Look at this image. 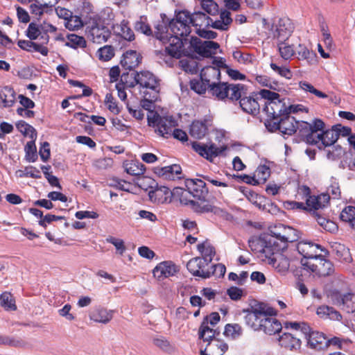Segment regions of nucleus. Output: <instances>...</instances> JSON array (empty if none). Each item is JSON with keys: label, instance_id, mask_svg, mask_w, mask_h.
<instances>
[{"label": "nucleus", "instance_id": "52", "mask_svg": "<svg viewBox=\"0 0 355 355\" xmlns=\"http://www.w3.org/2000/svg\"><path fill=\"white\" fill-rule=\"evenodd\" d=\"M96 55L100 60L107 62L114 57V51L111 46L106 45L98 50Z\"/></svg>", "mask_w": 355, "mask_h": 355}, {"label": "nucleus", "instance_id": "24", "mask_svg": "<svg viewBox=\"0 0 355 355\" xmlns=\"http://www.w3.org/2000/svg\"><path fill=\"white\" fill-rule=\"evenodd\" d=\"M308 345L317 350L324 349L328 347V340L325 335L319 331H311L310 330L307 335H305Z\"/></svg>", "mask_w": 355, "mask_h": 355}, {"label": "nucleus", "instance_id": "16", "mask_svg": "<svg viewBox=\"0 0 355 355\" xmlns=\"http://www.w3.org/2000/svg\"><path fill=\"white\" fill-rule=\"evenodd\" d=\"M274 37L278 40H287L294 31V24L286 17L279 18L273 25Z\"/></svg>", "mask_w": 355, "mask_h": 355}, {"label": "nucleus", "instance_id": "32", "mask_svg": "<svg viewBox=\"0 0 355 355\" xmlns=\"http://www.w3.org/2000/svg\"><path fill=\"white\" fill-rule=\"evenodd\" d=\"M113 31L115 34L121 36L125 40L132 41L135 40L133 31L130 28L128 22L123 20L120 24L113 26Z\"/></svg>", "mask_w": 355, "mask_h": 355}, {"label": "nucleus", "instance_id": "19", "mask_svg": "<svg viewBox=\"0 0 355 355\" xmlns=\"http://www.w3.org/2000/svg\"><path fill=\"white\" fill-rule=\"evenodd\" d=\"M178 272V267L168 261L159 263L153 270L154 277L159 281L174 276Z\"/></svg>", "mask_w": 355, "mask_h": 355}, {"label": "nucleus", "instance_id": "34", "mask_svg": "<svg viewBox=\"0 0 355 355\" xmlns=\"http://www.w3.org/2000/svg\"><path fill=\"white\" fill-rule=\"evenodd\" d=\"M182 172L181 166L178 164H173L157 168L156 173L166 180H173L176 176Z\"/></svg>", "mask_w": 355, "mask_h": 355}, {"label": "nucleus", "instance_id": "35", "mask_svg": "<svg viewBox=\"0 0 355 355\" xmlns=\"http://www.w3.org/2000/svg\"><path fill=\"white\" fill-rule=\"evenodd\" d=\"M15 99L16 94L12 87L6 86L0 90V101L3 107H12L15 103Z\"/></svg>", "mask_w": 355, "mask_h": 355}, {"label": "nucleus", "instance_id": "42", "mask_svg": "<svg viewBox=\"0 0 355 355\" xmlns=\"http://www.w3.org/2000/svg\"><path fill=\"white\" fill-rule=\"evenodd\" d=\"M43 35V30L41 24L31 22L29 24L26 31V35L31 40H35L42 39Z\"/></svg>", "mask_w": 355, "mask_h": 355}, {"label": "nucleus", "instance_id": "54", "mask_svg": "<svg viewBox=\"0 0 355 355\" xmlns=\"http://www.w3.org/2000/svg\"><path fill=\"white\" fill-rule=\"evenodd\" d=\"M179 64L184 71L191 74L196 73L198 71L197 62L193 59H182Z\"/></svg>", "mask_w": 355, "mask_h": 355}, {"label": "nucleus", "instance_id": "27", "mask_svg": "<svg viewBox=\"0 0 355 355\" xmlns=\"http://www.w3.org/2000/svg\"><path fill=\"white\" fill-rule=\"evenodd\" d=\"M188 191L195 198H200L207 193L206 183L200 179H190L186 182Z\"/></svg>", "mask_w": 355, "mask_h": 355}, {"label": "nucleus", "instance_id": "63", "mask_svg": "<svg viewBox=\"0 0 355 355\" xmlns=\"http://www.w3.org/2000/svg\"><path fill=\"white\" fill-rule=\"evenodd\" d=\"M25 151L26 154L27 159L29 162H35L37 155H36V146L35 144L34 140L31 139V141H28L25 146Z\"/></svg>", "mask_w": 355, "mask_h": 355}, {"label": "nucleus", "instance_id": "28", "mask_svg": "<svg viewBox=\"0 0 355 355\" xmlns=\"http://www.w3.org/2000/svg\"><path fill=\"white\" fill-rule=\"evenodd\" d=\"M329 201V196L327 194L319 196H309L306 200V210H318L325 207Z\"/></svg>", "mask_w": 355, "mask_h": 355}, {"label": "nucleus", "instance_id": "1", "mask_svg": "<svg viewBox=\"0 0 355 355\" xmlns=\"http://www.w3.org/2000/svg\"><path fill=\"white\" fill-rule=\"evenodd\" d=\"M245 322L248 326L255 331L262 330L268 335L279 333L282 329V324L275 318L272 317L273 309L263 304H257L245 311Z\"/></svg>", "mask_w": 355, "mask_h": 355}, {"label": "nucleus", "instance_id": "30", "mask_svg": "<svg viewBox=\"0 0 355 355\" xmlns=\"http://www.w3.org/2000/svg\"><path fill=\"white\" fill-rule=\"evenodd\" d=\"M141 60V57L137 51L130 50L123 54L121 64L125 69L132 70L139 64Z\"/></svg>", "mask_w": 355, "mask_h": 355}, {"label": "nucleus", "instance_id": "7", "mask_svg": "<svg viewBox=\"0 0 355 355\" xmlns=\"http://www.w3.org/2000/svg\"><path fill=\"white\" fill-rule=\"evenodd\" d=\"M301 263L305 270L319 277L331 276L335 273L334 264L321 254L312 260L301 261Z\"/></svg>", "mask_w": 355, "mask_h": 355}, {"label": "nucleus", "instance_id": "62", "mask_svg": "<svg viewBox=\"0 0 355 355\" xmlns=\"http://www.w3.org/2000/svg\"><path fill=\"white\" fill-rule=\"evenodd\" d=\"M340 193L338 183L336 180L332 179L331 184L328 187L327 193L326 194L329 195V198L338 199L340 197Z\"/></svg>", "mask_w": 355, "mask_h": 355}, {"label": "nucleus", "instance_id": "56", "mask_svg": "<svg viewBox=\"0 0 355 355\" xmlns=\"http://www.w3.org/2000/svg\"><path fill=\"white\" fill-rule=\"evenodd\" d=\"M67 45L73 49L83 48L86 45L84 37L75 34L68 35Z\"/></svg>", "mask_w": 355, "mask_h": 355}, {"label": "nucleus", "instance_id": "48", "mask_svg": "<svg viewBox=\"0 0 355 355\" xmlns=\"http://www.w3.org/2000/svg\"><path fill=\"white\" fill-rule=\"evenodd\" d=\"M255 80L257 83L263 87H269L273 90H279L281 85L275 80H272L270 78L265 75L257 76Z\"/></svg>", "mask_w": 355, "mask_h": 355}, {"label": "nucleus", "instance_id": "41", "mask_svg": "<svg viewBox=\"0 0 355 355\" xmlns=\"http://www.w3.org/2000/svg\"><path fill=\"white\" fill-rule=\"evenodd\" d=\"M199 338L204 341L209 342L216 335V330L207 325V321H202L198 331Z\"/></svg>", "mask_w": 355, "mask_h": 355}, {"label": "nucleus", "instance_id": "61", "mask_svg": "<svg viewBox=\"0 0 355 355\" xmlns=\"http://www.w3.org/2000/svg\"><path fill=\"white\" fill-rule=\"evenodd\" d=\"M105 104L107 109L114 114H118L120 112V109L111 94H107L105 98Z\"/></svg>", "mask_w": 355, "mask_h": 355}, {"label": "nucleus", "instance_id": "57", "mask_svg": "<svg viewBox=\"0 0 355 355\" xmlns=\"http://www.w3.org/2000/svg\"><path fill=\"white\" fill-rule=\"evenodd\" d=\"M299 85H300V87L304 92L313 94L319 98H327V95L326 94L316 89L311 84H310L306 81L300 82Z\"/></svg>", "mask_w": 355, "mask_h": 355}, {"label": "nucleus", "instance_id": "31", "mask_svg": "<svg viewBox=\"0 0 355 355\" xmlns=\"http://www.w3.org/2000/svg\"><path fill=\"white\" fill-rule=\"evenodd\" d=\"M152 201L157 203H165L170 201L171 192L166 187H159L149 193Z\"/></svg>", "mask_w": 355, "mask_h": 355}, {"label": "nucleus", "instance_id": "49", "mask_svg": "<svg viewBox=\"0 0 355 355\" xmlns=\"http://www.w3.org/2000/svg\"><path fill=\"white\" fill-rule=\"evenodd\" d=\"M332 248L338 259L346 262L351 260L349 251L345 245L340 243H335L332 245Z\"/></svg>", "mask_w": 355, "mask_h": 355}, {"label": "nucleus", "instance_id": "64", "mask_svg": "<svg viewBox=\"0 0 355 355\" xmlns=\"http://www.w3.org/2000/svg\"><path fill=\"white\" fill-rule=\"evenodd\" d=\"M71 304H66L62 308L58 309V313L60 317L71 322L76 319V316L71 312Z\"/></svg>", "mask_w": 355, "mask_h": 355}, {"label": "nucleus", "instance_id": "38", "mask_svg": "<svg viewBox=\"0 0 355 355\" xmlns=\"http://www.w3.org/2000/svg\"><path fill=\"white\" fill-rule=\"evenodd\" d=\"M159 92H157V95L154 98L153 97V92H146L143 91L142 93L144 94V99L140 102V107L141 109H144L149 112L148 114L151 112H155L153 111L154 109V102L157 101L159 96Z\"/></svg>", "mask_w": 355, "mask_h": 355}, {"label": "nucleus", "instance_id": "17", "mask_svg": "<svg viewBox=\"0 0 355 355\" xmlns=\"http://www.w3.org/2000/svg\"><path fill=\"white\" fill-rule=\"evenodd\" d=\"M192 147L200 156L211 162L214 158L220 155L226 149V147L223 146L218 147L214 144L207 146L198 142H193L192 144Z\"/></svg>", "mask_w": 355, "mask_h": 355}, {"label": "nucleus", "instance_id": "60", "mask_svg": "<svg viewBox=\"0 0 355 355\" xmlns=\"http://www.w3.org/2000/svg\"><path fill=\"white\" fill-rule=\"evenodd\" d=\"M64 26L69 30L74 31L81 28L83 24L80 17L71 15V17L65 21Z\"/></svg>", "mask_w": 355, "mask_h": 355}, {"label": "nucleus", "instance_id": "14", "mask_svg": "<svg viewBox=\"0 0 355 355\" xmlns=\"http://www.w3.org/2000/svg\"><path fill=\"white\" fill-rule=\"evenodd\" d=\"M135 79L144 91L153 92V97H155L157 92H159V83L157 78L150 71L137 73Z\"/></svg>", "mask_w": 355, "mask_h": 355}, {"label": "nucleus", "instance_id": "10", "mask_svg": "<svg viewBox=\"0 0 355 355\" xmlns=\"http://www.w3.org/2000/svg\"><path fill=\"white\" fill-rule=\"evenodd\" d=\"M191 24L196 27V33L204 38L214 39L216 37V33L206 30V28L211 26L213 20L206 14L202 12H189Z\"/></svg>", "mask_w": 355, "mask_h": 355}, {"label": "nucleus", "instance_id": "53", "mask_svg": "<svg viewBox=\"0 0 355 355\" xmlns=\"http://www.w3.org/2000/svg\"><path fill=\"white\" fill-rule=\"evenodd\" d=\"M270 66L273 71L281 77H283L287 80H291L292 78L293 73L289 67L286 66H279L274 62H271Z\"/></svg>", "mask_w": 355, "mask_h": 355}, {"label": "nucleus", "instance_id": "44", "mask_svg": "<svg viewBox=\"0 0 355 355\" xmlns=\"http://www.w3.org/2000/svg\"><path fill=\"white\" fill-rule=\"evenodd\" d=\"M278 51L280 56L286 60L295 54L293 46L286 42V40H279Z\"/></svg>", "mask_w": 355, "mask_h": 355}, {"label": "nucleus", "instance_id": "4", "mask_svg": "<svg viewBox=\"0 0 355 355\" xmlns=\"http://www.w3.org/2000/svg\"><path fill=\"white\" fill-rule=\"evenodd\" d=\"M155 35L165 46L164 52L171 58H180L182 53L181 38L173 37L166 25L162 22L155 26Z\"/></svg>", "mask_w": 355, "mask_h": 355}, {"label": "nucleus", "instance_id": "58", "mask_svg": "<svg viewBox=\"0 0 355 355\" xmlns=\"http://www.w3.org/2000/svg\"><path fill=\"white\" fill-rule=\"evenodd\" d=\"M135 28L137 31L141 32L146 35H150L152 34V31L146 21V18L144 17H141L139 19L136 21Z\"/></svg>", "mask_w": 355, "mask_h": 355}, {"label": "nucleus", "instance_id": "6", "mask_svg": "<svg viewBox=\"0 0 355 355\" xmlns=\"http://www.w3.org/2000/svg\"><path fill=\"white\" fill-rule=\"evenodd\" d=\"M148 124L153 127L159 136L168 138L172 136L173 129L177 125L172 116H161L157 112H151L147 116Z\"/></svg>", "mask_w": 355, "mask_h": 355}, {"label": "nucleus", "instance_id": "22", "mask_svg": "<svg viewBox=\"0 0 355 355\" xmlns=\"http://www.w3.org/2000/svg\"><path fill=\"white\" fill-rule=\"evenodd\" d=\"M193 209L197 213H209L211 212L216 215H222L224 211L213 203L206 200L198 198L197 200H191Z\"/></svg>", "mask_w": 355, "mask_h": 355}, {"label": "nucleus", "instance_id": "29", "mask_svg": "<svg viewBox=\"0 0 355 355\" xmlns=\"http://www.w3.org/2000/svg\"><path fill=\"white\" fill-rule=\"evenodd\" d=\"M240 106L242 110L248 114L255 115L259 113L260 110V103L259 102L258 98L253 96H242L239 98Z\"/></svg>", "mask_w": 355, "mask_h": 355}, {"label": "nucleus", "instance_id": "36", "mask_svg": "<svg viewBox=\"0 0 355 355\" xmlns=\"http://www.w3.org/2000/svg\"><path fill=\"white\" fill-rule=\"evenodd\" d=\"M198 250L202 256V259L209 265L216 254L214 248L209 242L205 241L198 245Z\"/></svg>", "mask_w": 355, "mask_h": 355}, {"label": "nucleus", "instance_id": "51", "mask_svg": "<svg viewBox=\"0 0 355 355\" xmlns=\"http://www.w3.org/2000/svg\"><path fill=\"white\" fill-rule=\"evenodd\" d=\"M125 171L132 175H140L144 173L146 168L144 165L139 162H130L125 165Z\"/></svg>", "mask_w": 355, "mask_h": 355}, {"label": "nucleus", "instance_id": "43", "mask_svg": "<svg viewBox=\"0 0 355 355\" xmlns=\"http://www.w3.org/2000/svg\"><path fill=\"white\" fill-rule=\"evenodd\" d=\"M311 134L307 138V143L309 144L314 142V139L317 138L316 135H319L324 130V123L322 120L317 119L311 123Z\"/></svg>", "mask_w": 355, "mask_h": 355}, {"label": "nucleus", "instance_id": "15", "mask_svg": "<svg viewBox=\"0 0 355 355\" xmlns=\"http://www.w3.org/2000/svg\"><path fill=\"white\" fill-rule=\"evenodd\" d=\"M194 51L200 55L209 58L217 53L219 44L213 41H201L197 37H192L191 42Z\"/></svg>", "mask_w": 355, "mask_h": 355}, {"label": "nucleus", "instance_id": "59", "mask_svg": "<svg viewBox=\"0 0 355 355\" xmlns=\"http://www.w3.org/2000/svg\"><path fill=\"white\" fill-rule=\"evenodd\" d=\"M106 241L112 244L115 247L116 252L120 255H123L126 250L125 243L121 239L116 238L114 236H109L106 239Z\"/></svg>", "mask_w": 355, "mask_h": 355}, {"label": "nucleus", "instance_id": "55", "mask_svg": "<svg viewBox=\"0 0 355 355\" xmlns=\"http://www.w3.org/2000/svg\"><path fill=\"white\" fill-rule=\"evenodd\" d=\"M190 87L192 90L198 94H203L205 93L209 85L205 80L200 79H194L190 81Z\"/></svg>", "mask_w": 355, "mask_h": 355}, {"label": "nucleus", "instance_id": "5", "mask_svg": "<svg viewBox=\"0 0 355 355\" xmlns=\"http://www.w3.org/2000/svg\"><path fill=\"white\" fill-rule=\"evenodd\" d=\"M209 89L211 94L220 100L228 98L237 101L246 93L245 86L242 84L214 83Z\"/></svg>", "mask_w": 355, "mask_h": 355}, {"label": "nucleus", "instance_id": "45", "mask_svg": "<svg viewBox=\"0 0 355 355\" xmlns=\"http://www.w3.org/2000/svg\"><path fill=\"white\" fill-rule=\"evenodd\" d=\"M340 219L355 229V207L347 206L344 208L340 214Z\"/></svg>", "mask_w": 355, "mask_h": 355}, {"label": "nucleus", "instance_id": "9", "mask_svg": "<svg viewBox=\"0 0 355 355\" xmlns=\"http://www.w3.org/2000/svg\"><path fill=\"white\" fill-rule=\"evenodd\" d=\"M167 28L168 30L170 29V33L173 37L180 38L189 35L191 31L189 12L187 10L178 12L175 15V18L170 22Z\"/></svg>", "mask_w": 355, "mask_h": 355}, {"label": "nucleus", "instance_id": "39", "mask_svg": "<svg viewBox=\"0 0 355 355\" xmlns=\"http://www.w3.org/2000/svg\"><path fill=\"white\" fill-rule=\"evenodd\" d=\"M283 326L286 329L300 331L304 335H307L310 331V327L304 322L286 321Z\"/></svg>", "mask_w": 355, "mask_h": 355}, {"label": "nucleus", "instance_id": "2", "mask_svg": "<svg viewBox=\"0 0 355 355\" xmlns=\"http://www.w3.org/2000/svg\"><path fill=\"white\" fill-rule=\"evenodd\" d=\"M269 235L265 239L263 251L270 253L271 250L288 248V243H293L299 238L298 232L294 228L282 223L271 225L268 228Z\"/></svg>", "mask_w": 355, "mask_h": 355}, {"label": "nucleus", "instance_id": "3", "mask_svg": "<svg viewBox=\"0 0 355 355\" xmlns=\"http://www.w3.org/2000/svg\"><path fill=\"white\" fill-rule=\"evenodd\" d=\"M259 95L264 100L263 111L271 121H275L286 114V104L279 98V94L268 89H261Z\"/></svg>", "mask_w": 355, "mask_h": 355}, {"label": "nucleus", "instance_id": "21", "mask_svg": "<svg viewBox=\"0 0 355 355\" xmlns=\"http://www.w3.org/2000/svg\"><path fill=\"white\" fill-rule=\"evenodd\" d=\"M214 64L215 66L205 67L200 73L201 79L207 83L209 87L211 85L216 83L215 80H219L220 71L218 68L224 65V62L221 60H214Z\"/></svg>", "mask_w": 355, "mask_h": 355}, {"label": "nucleus", "instance_id": "20", "mask_svg": "<svg viewBox=\"0 0 355 355\" xmlns=\"http://www.w3.org/2000/svg\"><path fill=\"white\" fill-rule=\"evenodd\" d=\"M208 264L201 257H196L189 260L187 264V269L194 276L203 279L210 277L211 272L205 269Z\"/></svg>", "mask_w": 355, "mask_h": 355}, {"label": "nucleus", "instance_id": "50", "mask_svg": "<svg viewBox=\"0 0 355 355\" xmlns=\"http://www.w3.org/2000/svg\"><path fill=\"white\" fill-rule=\"evenodd\" d=\"M0 304L6 310H16L17 306L10 293L4 292L0 295Z\"/></svg>", "mask_w": 355, "mask_h": 355}, {"label": "nucleus", "instance_id": "13", "mask_svg": "<svg viewBox=\"0 0 355 355\" xmlns=\"http://www.w3.org/2000/svg\"><path fill=\"white\" fill-rule=\"evenodd\" d=\"M268 126H272L270 130H279L282 134L291 135L297 128V121L293 116L285 114L275 121L269 122Z\"/></svg>", "mask_w": 355, "mask_h": 355}, {"label": "nucleus", "instance_id": "12", "mask_svg": "<svg viewBox=\"0 0 355 355\" xmlns=\"http://www.w3.org/2000/svg\"><path fill=\"white\" fill-rule=\"evenodd\" d=\"M87 36L94 43L107 42L110 37V31L101 21L93 20L87 26Z\"/></svg>", "mask_w": 355, "mask_h": 355}, {"label": "nucleus", "instance_id": "11", "mask_svg": "<svg viewBox=\"0 0 355 355\" xmlns=\"http://www.w3.org/2000/svg\"><path fill=\"white\" fill-rule=\"evenodd\" d=\"M329 297L331 302L347 313H355V294H342L336 290L330 291Z\"/></svg>", "mask_w": 355, "mask_h": 355}, {"label": "nucleus", "instance_id": "46", "mask_svg": "<svg viewBox=\"0 0 355 355\" xmlns=\"http://www.w3.org/2000/svg\"><path fill=\"white\" fill-rule=\"evenodd\" d=\"M242 334L243 329L239 324H227L225 327L224 335L230 339H236Z\"/></svg>", "mask_w": 355, "mask_h": 355}, {"label": "nucleus", "instance_id": "40", "mask_svg": "<svg viewBox=\"0 0 355 355\" xmlns=\"http://www.w3.org/2000/svg\"><path fill=\"white\" fill-rule=\"evenodd\" d=\"M207 130V126L203 122L196 121L191 125L189 133L194 138L201 139L206 135Z\"/></svg>", "mask_w": 355, "mask_h": 355}, {"label": "nucleus", "instance_id": "25", "mask_svg": "<svg viewBox=\"0 0 355 355\" xmlns=\"http://www.w3.org/2000/svg\"><path fill=\"white\" fill-rule=\"evenodd\" d=\"M280 345L291 352H300L302 341L291 333H284L279 339Z\"/></svg>", "mask_w": 355, "mask_h": 355}, {"label": "nucleus", "instance_id": "23", "mask_svg": "<svg viewBox=\"0 0 355 355\" xmlns=\"http://www.w3.org/2000/svg\"><path fill=\"white\" fill-rule=\"evenodd\" d=\"M314 142L311 144L317 145L319 148H324L334 145L338 140V132L334 128L324 130L322 132L316 135Z\"/></svg>", "mask_w": 355, "mask_h": 355}, {"label": "nucleus", "instance_id": "8", "mask_svg": "<svg viewBox=\"0 0 355 355\" xmlns=\"http://www.w3.org/2000/svg\"><path fill=\"white\" fill-rule=\"evenodd\" d=\"M268 263L280 275H286L290 268L291 252L288 248L284 250H271L270 253L266 254Z\"/></svg>", "mask_w": 355, "mask_h": 355}, {"label": "nucleus", "instance_id": "26", "mask_svg": "<svg viewBox=\"0 0 355 355\" xmlns=\"http://www.w3.org/2000/svg\"><path fill=\"white\" fill-rule=\"evenodd\" d=\"M114 311L104 307H96L89 313V319L95 322L107 324L113 318Z\"/></svg>", "mask_w": 355, "mask_h": 355}, {"label": "nucleus", "instance_id": "33", "mask_svg": "<svg viewBox=\"0 0 355 355\" xmlns=\"http://www.w3.org/2000/svg\"><path fill=\"white\" fill-rule=\"evenodd\" d=\"M329 347H332L333 349H340L348 352L353 347V343L349 338H340L335 336L328 340Z\"/></svg>", "mask_w": 355, "mask_h": 355}, {"label": "nucleus", "instance_id": "47", "mask_svg": "<svg viewBox=\"0 0 355 355\" xmlns=\"http://www.w3.org/2000/svg\"><path fill=\"white\" fill-rule=\"evenodd\" d=\"M17 130L24 136L29 137L35 140L37 137L35 130L33 126L26 123L24 121H19L16 123Z\"/></svg>", "mask_w": 355, "mask_h": 355}, {"label": "nucleus", "instance_id": "18", "mask_svg": "<svg viewBox=\"0 0 355 355\" xmlns=\"http://www.w3.org/2000/svg\"><path fill=\"white\" fill-rule=\"evenodd\" d=\"M297 250L303 257L301 261H309L316 258L322 249L320 245L313 242L302 241L297 245Z\"/></svg>", "mask_w": 355, "mask_h": 355}, {"label": "nucleus", "instance_id": "37", "mask_svg": "<svg viewBox=\"0 0 355 355\" xmlns=\"http://www.w3.org/2000/svg\"><path fill=\"white\" fill-rule=\"evenodd\" d=\"M230 12L227 10L221 11L220 13V19L213 21L211 27L219 30H227L230 24L232 22Z\"/></svg>", "mask_w": 355, "mask_h": 355}]
</instances>
